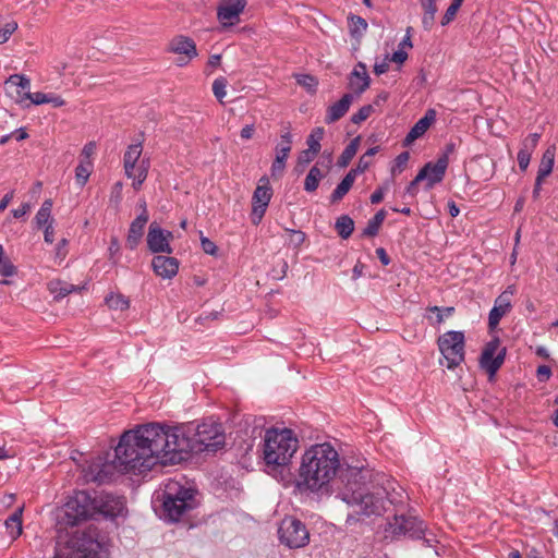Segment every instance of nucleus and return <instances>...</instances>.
I'll use <instances>...</instances> for the list:
<instances>
[{
    "label": "nucleus",
    "mask_w": 558,
    "mask_h": 558,
    "mask_svg": "<svg viewBox=\"0 0 558 558\" xmlns=\"http://www.w3.org/2000/svg\"><path fill=\"white\" fill-rule=\"evenodd\" d=\"M94 514V498L86 492H77L65 502L62 521L68 525H75Z\"/></svg>",
    "instance_id": "9d476101"
},
{
    "label": "nucleus",
    "mask_w": 558,
    "mask_h": 558,
    "mask_svg": "<svg viewBox=\"0 0 558 558\" xmlns=\"http://www.w3.org/2000/svg\"><path fill=\"white\" fill-rule=\"evenodd\" d=\"M389 56L387 54L381 61H376L374 64V72L377 75L384 74L389 69Z\"/></svg>",
    "instance_id": "13d9d810"
},
{
    "label": "nucleus",
    "mask_w": 558,
    "mask_h": 558,
    "mask_svg": "<svg viewBox=\"0 0 558 558\" xmlns=\"http://www.w3.org/2000/svg\"><path fill=\"white\" fill-rule=\"evenodd\" d=\"M227 85L228 82L222 76L217 77L213 83V93L220 102H222V99L227 95Z\"/></svg>",
    "instance_id": "79ce46f5"
},
{
    "label": "nucleus",
    "mask_w": 558,
    "mask_h": 558,
    "mask_svg": "<svg viewBox=\"0 0 558 558\" xmlns=\"http://www.w3.org/2000/svg\"><path fill=\"white\" fill-rule=\"evenodd\" d=\"M298 448L299 440L292 429H267L263 438V460L267 473L279 481H287L289 464Z\"/></svg>",
    "instance_id": "20e7f679"
},
{
    "label": "nucleus",
    "mask_w": 558,
    "mask_h": 558,
    "mask_svg": "<svg viewBox=\"0 0 558 558\" xmlns=\"http://www.w3.org/2000/svg\"><path fill=\"white\" fill-rule=\"evenodd\" d=\"M373 112H374V106L365 105L362 108H360L356 113H354L352 116L351 121L354 124H360L361 122L365 121Z\"/></svg>",
    "instance_id": "a18cd8bd"
},
{
    "label": "nucleus",
    "mask_w": 558,
    "mask_h": 558,
    "mask_svg": "<svg viewBox=\"0 0 558 558\" xmlns=\"http://www.w3.org/2000/svg\"><path fill=\"white\" fill-rule=\"evenodd\" d=\"M53 203L50 198L44 201L40 208L34 218V223L38 229L46 227L49 223H53V218L51 216Z\"/></svg>",
    "instance_id": "cd10ccee"
},
{
    "label": "nucleus",
    "mask_w": 558,
    "mask_h": 558,
    "mask_svg": "<svg viewBox=\"0 0 558 558\" xmlns=\"http://www.w3.org/2000/svg\"><path fill=\"white\" fill-rule=\"evenodd\" d=\"M93 162L92 160L81 159L78 166L75 169L76 183L80 186H84L88 181L92 173Z\"/></svg>",
    "instance_id": "c756f323"
},
{
    "label": "nucleus",
    "mask_w": 558,
    "mask_h": 558,
    "mask_svg": "<svg viewBox=\"0 0 558 558\" xmlns=\"http://www.w3.org/2000/svg\"><path fill=\"white\" fill-rule=\"evenodd\" d=\"M505 355L506 348L498 340H492L483 349L480 365L492 378L502 365Z\"/></svg>",
    "instance_id": "9b49d317"
},
{
    "label": "nucleus",
    "mask_w": 558,
    "mask_h": 558,
    "mask_svg": "<svg viewBox=\"0 0 558 558\" xmlns=\"http://www.w3.org/2000/svg\"><path fill=\"white\" fill-rule=\"evenodd\" d=\"M95 150L96 144L94 142L87 143L82 149L81 159L92 160L90 158L95 154Z\"/></svg>",
    "instance_id": "052dcab7"
},
{
    "label": "nucleus",
    "mask_w": 558,
    "mask_h": 558,
    "mask_svg": "<svg viewBox=\"0 0 558 558\" xmlns=\"http://www.w3.org/2000/svg\"><path fill=\"white\" fill-rule=\"evenodd\" d=\"M438 348L446 361V366L452 369L464 361V335L461 331H447L438 338Z\"/></svg>",
    "instance_id": "1a4fd4ad"
},
{
    "label": "nucleus",
    "mask_w": 558,
    "mask_h": 558,
    "mask_svg": "<svg viewBox=\"0 0 558 558\" xmlns=\"http://www.w3.org/2000/svg\"><path fill=\"white\" fill-rule=\"evenodd\" d=\"M15 274V267L11 260L4 255V248L0 244V275L10 277Z\"/></svg>",
    "instance_id": "a19ab883"
},
{
    "label": "nucleus",
    "mask_w": 558,
    "mask_h": 558,
    "mask_svg": "<svg viewBox=\"0 0 558 558\" xmlns=\"http://www.w3.org/2000/svg\"><path fill=\"white\" fill-rule=\"evenodd\" d=\"M49 290L54 294L56 299L64 298L74 290L72 284H66L61 281H52L49 283Z\"/></svg>",
    "instance_id": "ea45409f"
},
{
    "label": "nucleus",
    "mask_w": 558,
    "mask_h": 558,
    "mask_svg": "<svg viewBox=\"0 0 558 558\" xmlns=\"http://www.w3.org/2000/svg\"><path fill=\"white\" fill-rule=\"evenodd\" d=\"M32 209L31 203H23L19 208L13 209L11 211L12 216L16 219L24 217L26 214H28Z\"/></svg>",
    "instance_id": "bf43d9fd"
},
{
    "label": "nucleus",
    "mask_w": 558,
    "mask_h": 558,
    "mask_svg": "<svg viewBox=\"0 0 558 558\" xmlns=\"http://www.w3.org/2000/svg\"><path fill=\"white\" fill-rule=\"evenodd\" d=\"M289 233H290V243L294 246V247H299L303 244V242L305 241V233L302 232V231H296V230H287Z\"/></svg>",
    "instance_id": "09e8293b"
},
{
    "label": "nucleus",
    "mask_w": 558,
    "mask_h": 558,
    "mask_svg": "<svg viewBox=\"0 0 558 558\" xmlns=\"http://www.w3.org/2000/svg\"><path fill=\"white\" fill-rule=\"evenodd\" d=\"M162 506L166 518L179 521L196 507L195 490L182 487L178 482H170L166 486Z\"/></svg>",
    "instance_id": "423d86ee"
},
{
    "label": "nucleus",
    "mask_w": 558,
    "mask_h": 558,
    "mask_svg": "<svg viewBox=\"0 0 558 558\" xmlns=\"http://www.w3.org/2000/svg\"><path fill=\"white\" fill-rule=\"evenodd\" d=\"M296 82L299 85L303 86L306 90L311 93H314L318 85L317 80L314 76L307 74L296 75Z\"/></svg>",
    "instance_id": "37998d69"
},
{
    "label": "nucleus",
    "mask_w": 558,
    "mask_h": 558,
    "mask_svg": "<svg viewBox=\"0 0 558 558\" xmlns=\"http://www.w3.org/2000/svg\"><path fill=\"white\" fill-rule=\"evenodd\" d=\"M447 167L448 158L442 156L435 163H426L417 173V180H426V187L432 189L442 181Z\"/></svg>",
    "instance_id": "dca6fc26"
},
{
    "label": "nucleus",
    "mask_w": 558,
    "mask_h": 558,
    "mask_svg": "<svg viewBox=\"0 0 558 558\" xmlns=\"http://www.w3.org/2000/svg\"><path fill=\"white\" fill-rule=\"evenodd\" d=\"M409 158H410V155L408 151H404V153H401L400 155H398V157L396 158V166L392 169V172L395 173L397 170L399 172H401L404 169L407 162L409 161Z\"/></svg>",
    "instance_id": "4d7b16f0"
},
{
    "label": "nucleus",
    "mask_w": 558,
    "mask_h": 558,
    "mask_svg": "<svg viewBox=\"0 0 558 558\" xmlns=\"http://www.w3.org/2000/svg\"><path fill=\"white\" fill-rule=\"evenodd\" d=\"M101 544L95 529L76 530L56 554L57 558H99Z\"/></svg>",
    "instance_id": "39448f33"
},
{
    "label": "nucleus",
    "mask_w": 558,
    "mask_h": 558,
    "mask_svg": "<svg viewBox=\"0 0 558 558\" xmlns=\"http://www.w3.org/2000/svg\"><path fill=\"white\" fill-rule=\"evenodd\" d=\"M349 20V28L352 36L361 37L367 29L366 21L357 15H350Z\"/></svg>",
    "instance_id": "f704fd0d"
},
{
    "label": "nucleus",
    "mask_w": 558,
    "mask_h": 558,
    "mask_svg": "<svg viewBox=\"0 0 558 558\" xmlns=\"http://www.w3.org/2000/svg\"><path fill=\"white\" fill-rule=\"evenodd\" d=\"M94 498V513H101L106 517H118L125 508L124 498L110 494H100Z\"/></svg>",
    "instance_id": "4468645a"
},
{
    "label": "nucleus",
    "mask_w": 558,
    "mask_h": 558,
    "mask_svg": "<svg viewBox=\"0 0 558 558\" xmlns=\"http://www.w3.org/2000/svg\"><path fill=\"white\" fill-rule=\"evenodd\" d=\"M352 102L353 95L344 94L340 100L327 108L325 122L331 124L340 120L348 112Z\"/></svg>",
    "instance_id": "4be33fe9"
},
{
    "label": "nucleus",
    "mask_w": 558,
    "mask_h": 558,
    "mask_svg": "<svg viewBox=\"0 0 558 558\" xmlns=\"http://www.w3.org/2000/svg\"><path fill=\"white\" fill-rule=\"evenodd\" d=\"M186 426L148 423L125 432L114 449L112 465L95 463L90 478L102 482L111 469L121 473H145L156 465L177 464L191 452L216 451L225 445L221 425L203 422L191 436Z\"/></svg>",
    "instance_id": "f257e3e1"
},
{
    "label": "nucleus",
    "mask_w": 558,
    "mask_h": 558,
    "mask_svg": "<svg viewBox=\"0 0 558 558\" xmlns=\"http://www.w3.org/2000/svg\"><path fill=\"white\" fill-rule=\"evenodd\" d=\"M435 14L436 13L430 14L429 12H424V15L422 17V24L426 31H429L434 25Z\"/></svg>",
    "instance_id": "338daca9"
},
{
    "label": "nucleus",
    "mask_w": 558,
    "mask_h": 558,
    "mask_svg": "<svg viewBox=\"0 0 558 558\" xmlns=\"http://www.w3.org/2000/svg\"><path fill=\"white\" fill-rule=\"evenodd\" d=\"M335 228L342 239H348L354 230V221L349 216L342 215L337 219Z\"/></svg>",
    "instance_id": "7c9ffc66"
},
{
    "label": "nucleus",
    "mask_w": 558,
    "mask_h": 558,
    "mask_svg": "<svg viewBox=\"0 0 558 558\" xmlns=\"http://www.w3.org/2000/svg\"><path fill=\"white\" fill-rule=\"evenodd\" d=\"M292 147V136L290 133L281 135L280 143L276 146V158L287 160Z\"/></svg>",
    "instance_id": "72a5a7b5"
},
{
    "label": "nucleus",
    "mask_w": 558,
    "mask_h": 558,
    "mask_svg": "<svg viewBox=\"0 0 558 558\" xmlns=\"http://www.w3.org/2000/svg\"><path fill=\"white\" fill-rule=\"evenodd\" d=\"M389 190V183L384 184L378 187L372 195L371 202L372 204H378L383 201L385 193Z\"/></svg>",
    "instance_id": "6e6d98bb"
},
{
    "label": "nucleus",
    "mask_w": 558,
    "mask_h": 558,
    "mask_svg": "<svg viewBox=\"0 0 558 558\" xmlns=\"http://www.w3.org/2000/svg\"><path fill=\"white\" fill-rule=\"evenodd\" d=\"M106 304L109 306V308L116 311H124L129 308L130 305L126 298H124L122 294L114 293H111L106 298Z\"/></svg>",
    "instance_id": "58836bf2"
},
{
    "label": "nucleus",
    "mask_w": 558,
    "mask_h": 558,
    "mask_svg": "<svg viewBox=\"0 0 558 558\" xmlns=\"http://www.w3.org/2000/svg\"><path fill=\"white\" fill-rule=\"evenodd\" d=\"M539 137L541 135L538 133L530 134L523 140L520 150H526L529 154H532L537 146Z\"/></svg>",
    "instance_id": "de8ad7c7"
},
{
    "label": "nucleus",
    "mask_w": 558,
    "mask_h": 558,
    "mask_svg": "<svg viewBox=\"0 0 558 558\" xmlns=\"http://www.w3.org/2000/svg\"><path fill=\"white\" fill-rule=\"evenodd\" d=\"M436 120V111L434 109H428L423 118H421L410 130L408 133L404 144L410 145L415 140L420 138L425 134V132L429 129V126Z\"/></svg>",
    "instance_id": "412c9836"
},
{
    "label": "nucleus",
    "mask_w": 558,
    "mask_h": 558,
    "mask_svg": "<svg viewBox=\"0 0 558 558\" xmlns=\"http://www.w3.org/2000/svg\"><path fill=\"white\" fill-rule=\"evenodd\" d=\"M149 216L144 214H140L130 225L129 233L126 236V246L130 250H134L140 244L144 228L146 223L148 222Z\"/></svg>",
    "instance_id": "aec40b11"
},
{
    "label": "nucleus",
    "mask_w": 558,
    "mask_h": 558,
    "mask_svg": "<svg viewBox=\"0 0 558 558\" xmlns=\"http://www.w3.org/2000/svg\"><path fill=\"white\" fill-rule=\"evenodd\" d=\"M201 245H202L203 251L206 254H209V255L217 254L218 248H217L216 244L208 238L202 235L201 236Z\"/></svg>",
    "instance_id": "603ef678"
},
{
    "label": "nucleus",
    "mask_w": 558,
    "mask_h": 558,
    "mask_svg": "<svg viewBox=\"0 0 558 558\" xmlns=\"http://www.w3.org/2000/svg\"><path fill=\"white\" fill-rule=\"evenodd\" d=\"M555 146H550L544 151L538 166L537 178L545 179L551 173L555 163Z\"/></svg>",
    "instance_id": "bb28decb"
},
{
    "label": "nucleus",
    "mask_w": 558,
    "mask_h": 558,
    "mask_svg": "<svg viewBox=\"0 0 558 558\" xmlns=\"http://www.w3.org/2000/svg\"><path fill=\"white\" fill-rule=\"evenodd\" d=\"M339 469V454L327 442L310 447L301 457L298 486L318 492L335 477Z\"/></svg>",
    "instance_id": "7ed1b4c3"
},
{
    "label": "nucleus",
    "mask_w": 558,
    "mask_h": 558,
    "mask_svg": "<svg viewBox=\"0 0 558 558\" xmlns=\"http://www.w3.org/2000/svg\"><path fill=\"white\" fill-rule=\"evenodd\" d=\"M286 160L275 158L272 166H271V174L272 175H281L284 167H286Z\"/></svg>",
    "instance_id": "680f3d73"
},
{
    "label": "nucleus",
    "mask_w": 558,
    "mask_h": 558,
    "mask_svg": "<svg viewBox=\"0 0 558 558\" xmlns=\"http://www.w3.org/2000/svg\"><path fill=\"white\" fill-rule=\"evenodd\" d=\"M430 313L435 314V317L427 316L432 325H440L446 317H450L454 311L453 307H438V306H432L427 310Z\"/></svg>",
    "instance_id": "e433bc0d"
},
{
    "label": "nucleus",
    "mask_w": 558,
    "mask_h": 558,
    "mask_svg": "<svg viewBox=\"0 0 558 558\" xmlns=\"http://www.w3.org/2000/svg\"><path fill=\"white\" fill-rule=\"evenodd\" d=\"M390 61L402 64L408 59V53L403 49H398L391 57Z\"/></svg>",
    "instance_id": "0e129e2a"
},
{
    "label": "nucleus",
    "mask_w": 558,
    "mask_h": 558,
    "mask_svg": "<svg viewBox=\"0 0 558 558\" xmlns=\"http://www.w3.org/2000/svg\"><path fill=\"white\" fill-rule=\"evenodd\" d=\"M246 5L245 0H222L218 8V19L223 25H233Z\"/></svg>",
    "instance_id": "f3484780"
},
{
    "label": "nucleus",
    "mask_w": 558,
    "mask_h": 558,
    "mask_svg": "<svg viewBox=\"0 0 558 558\" xmlns=\"http://www.w3.org/2000/svg\"><path fill=\"white\" fill-rule=\"evenodd\" d=\"M143 147L141 143L132 144L128 147L123 156V168L125 175L132 180V186L138 191L147 178L150 162L146 158H141Z\"/></svg>",
    "instance_id": "6e6552de"
},
{
    "label": "nucleus",
    "mask_w": 558,
    "mask_h": 558,
    "mask_svg": "<svg viewBox=\"0 0 558 558\" xmlns=\"http://www.w3.org/2000/svg\"><path fill=\"white\" fill-rule=\"evenodd\" d=\"M371 478L372 472L361 461L348 464L340 471L341 486L336 497L349 509L345 519L348 525H353L365 518L380 517L387 510V502L397 501L393 496L388 495L387 487L373 484Z\"/></svg>",
    "instance_id": "f03ea898"
},
{
    "label": "nucleus",
    "mask_w": 558,
    "mask_h": 558,
    "mask_svg": "<svg viewBox=\"0 0 558 558\" xmlns=\"http://www.w3.org/2000/svg\"><path fill=\"white\" fill-rule=\"evenodd\" d=\"M169 51L175 54L186 56L187 60H192L197 56L194 40L185 36L174 37L169 44Z\"/></svg>",
    "instance_id": "5701e85b"
},
{
    "label": "nucleus",
    "mask_w": 558,
    "mask_h": 558,
    "mask_svg": "<svg viewBox=\"0 0 558 558\" xmlns=\"http://www.w3.org/2000/svg\"><path fill=\"white\" fill-rule=\"evenodd\" d=\"M323 178H324L323 171L317 166L312 167L305 178L304 190L306 192H314L318 187L319 181Z\"/></svg>",
    "instance_id": "2f4dec72"
},
{
    "label": "nucleus",
    "mask_w": 558,
    "mask_h": 558,
    "mask_svg": "<svg viewBox=\"0 0 558 558\" xmlns=\"http://www.w3.org/2000/svg\"><path fill=\"white\" fill-rule=\"evenodd\" d=\"M511 307L510 296L506 293L499 295L495 301V306L489 313V325L496 326L501 317L508 313Z\"/></svg>",
    "instance_id": "393cba45"
},
{
    "label": "nucleus",
    "mask_w": 558,
    "mask_h": 558,
    "mask_svg": "<svg viewBox=\"0 0 558 558\" xmlns=\"http://www.w3.org/2000/svg\"><path fill=\"white\" fill-rule=\"evenodd\" d=\"M24 507H19L4 522L5 529L12 539H16L22 534V515Z\"/></svg>",
    "instance_id": "a878e982"
},
{
    "label": "nucleus",
    "mask_w": 558,
    "mask_h": 558,
    "mask_svg": "<svg viewBox=\"0 0 558 558\" xmlns=\"http://www.w3.org/2000/svg\"><path fill=\"white\" fill-rule=\"evenodd\" d=\"M317 156V153L313 151V150H310V149H305L303 151L300 153L299 157H298V165H296V170L299 172H302L305 167Z\"/></svg>",
    "instance_id": "c03bdc74"
},
{
    "label": "nucleus",
    "mask_w": 558,
    "mask_h": 558,
    "mask_svg": "<svg viewBox=\"0 0 558 558\" xmlns=\"http://www.w3.org/2000/svg\"><path fill=\"white\" fill-rule=\"evenodd\" d=\"M155 274L163 279L173 278L179 270V262L174 257L158 255L151 260Z\"/></svg>",
    "instance_id": "a211bd4d"
},
{
    "label": "nucleus",
    "mask_w": 558,
    "mask_h": 558,
    "mask_svg": "<svg viewBox=\"0 0 558 558\" xmlns=\"http://www.w3.org/2000/svg\"><path fill=\"white\" fill-rule=\"evenodd\" d=\"M48 97H49V94H45V93H40V92L29 93L27 96V100H29L31 104H33V105H43V104H48Z\"/></svg>",
    "instance_id": "3c124183"
},
{
    "label": "nucleus",
    "mask_w": 558,
    "mask_h": 558,
    "mask_svg": "<svg viewBox=\"0 0 558 558\" xmlns=\"http://www.w3.org/2000/svg\"><path fill=\"white\" fill-rule=\"evenodd\" d=\"M371 163H372V159L368 158L367 156L363 155L360 158L356 168L351 169L350 172H353L354 175L356 177L359 173H363L371 166Z\"/></svg>",
    "instance_id": "864d4df0"
},
{
    "label": "nucleus",
    "mask_w": 558,
    "mask_h": 558,
    "mask_svg": "<svg viewBox=\"0 0 558 558\" xmlns=\"http://www.w3.org/2000/svg\"><path fill=\"white\" fill-rule=\"evenodd\" d=\"M386 218V211L384 209H380L368 222L366 228L363 230L364 236H375L381 223L384 222Z\"/></svg>",
    "instance_id": "473e14b6"
},
{
    "label": "nucleus",
    "mask_w": 558,
    "mask_h": 558,
    "mask_svg": "<svg viewBox=\"0 0 558 558\" xmlns=\"http://www.w3.org/2000/svg\"><path fill=\"white\" fill-rule=\"evenodd\" d=\"M17 29V23L10 21L0 27V45L9 40L10 36Z\"/></svg>",
    "instance_id": "49530a36"
},
{
    "label": "nucleus",
    "mask_w": 558,
    "mask_h": 558,
    "mask_svg": "<svg viewBox=\"0 0 558 558\" xmlns=\"http://www.w3.org/2000/svg\"><path fill=\"white\" fill-rule=\"evenodd\" d=\"M416 520L414 518H407L404 515H396L393 522L390 523L393 534H409L411 536H418L423 531L422 527L416 526Z\"/></svg>",
    "instance_id": "b1692460"
},
{
    "label": "nucleus",
    "mask_w": 558,
    "mask_h": 558,
    "mask_svg": "<svg viewBox=\"0 0 558 558\" xmlns=\"http://www.w3.org/2000/svg\"><path fill=\"white\" fill-rule=\"evenodd\" d=\"M65 246H66V240L65 239H62L58 243V245H57L56 257L59 258L60 262H62L65 258V256H66Z\"/></svg>",
    "instance_id": "69168bd1"
},
{
    "label": "nucleus",
    "mask_w": 558,
    "mask_h": 558,
    "mask_svg": "<svg viewBox=\"0 0 558 558\" xmlns=\"http://www.w3.org/2000/svg\"><path fill=\"white\" fill-rule=\"evenodd\" d=\"M371 78L366 65L359 62L350 74L349 87L357 95H361L369 87Z\"/></svg>",
    "instance_id": "6ab92c4d"
},
{
    "label": "nucleus",
    "mask_w": 558,
    "mask_h": 558,
    "mask_svg": "<svg viewBox=\"0 0 558 558\" xmlns=\"http://www.w3.org/2000/svg\"><path fill=\"white\" fill-rule=\"evenodd\" d=\"M360 146V137L353 138L349 145L344 148L342 151L340 158H339V165L342 167H345L352 158L355 156L357 149Z\"/></svg>",
    "instance_id": "c9c22d12"
},
{
    "label": "nucleus",
    "mask_w": 558,
    "mask_h": 558,
    "mask_svg": "<svg viewBox=\"0 0 558 558\" xmlns=\"http://www.w3.org/2000/svg\"><path fill=\"white\" fill-rule=\"evenodd\" d=\"M459 7L456 5V4H450L449 8L447 9V11L445 12L442 19H441V25L442 26H446L448 25L451 21H453V19L456 17L457 15V12L459 11Z\"/></svg>",
    "instance_id": "8fccbe9b"
},
{
    "label": "nucleus",
    "mask_w": 558,
    "mask_h": 558,
    "mask_svg": "<svg viewBox=\"0 0 558 558\" xmlns=\"http://www.w3.org/2000/svg\"><path fill=\"white\" fill-rule=\"evenodd\" d=\"M355 178L356 177L354 175V173L349 171L347 175L342 179V181L338 184L336 190L332 192L331 201H340L350 191L355 181Z\"/></svg>",
    "instance_id": "c85d7f7f"
},
{
    "label": "nucleus",
    "mask_w": 558,
    "mask_h": 558,
    "mask_svg": "<svg viewBox=\"0 0 558 558\" xmlns=\"http://www.w3.org/2000/svg\"><path fill=\"white\" fill-rule=\"evenodd\" d=\"M281 545L289 549L304 548L310 544V531L306 525L294 517L283 518L277 530Z\"/></svg>",
    "instance_id": "0eeeda50"
},
{
    "label": "nucleus",
    "mask_w": 558,
    "mask_h": 558,
    "mask_svg": "<svg viewBox=\"0 0 558 558\" xmlns=\"http://www.w3.org/2000/svg\"><path fill=\"white\" fill-rule=\"evenodd\" d=\"M424 12L436 13L437 7L435 0H420Z\"/></svg>",
    "instance_id": "774afa93"
},
{
    "label": "nucleus",
    "mask_w": 558,
    "mask_h": 558,
    "mask_svg": "<svg viewBox=\"0 0 558 558\" xmlns=\"http://www.w3.org/2000/svg\"><path fill=\"white\" fill-rule=\"evenodd\" d=\"M173 234L163 230L158 223L151 222L146 236L147 247L151 253L171 254L173 252L171 241Z\"/></svg>",
    "instance_id": "ddd939ff"
},
{
    "label": "nucleus",
    "mask_w": 558,
    "mask_h": 558,
    "mask_svg": "<svg viewBox=\"0 0 558 558\" xmlns=\"http://www.w3.org/2000/svg\"><path fill=\"white\" fill-rule=\"evenodd\" d=\"M325 130L320 126L315 128L307 137L306 144L308 146L307 149L313 150L315 153H319L320 150V141L324 138Z\"/></svg>",
    "instance_id": "4c0bfd02"
},
{
    "label": "nucleus",
    "mask_w": 558,
    "mask_h": 558,
    "mask_svg": "<svg viewBox=\"0 0 558 558\" xmlns=\"http://www.w3.org/2000/svg\"><path fill=\"white\" fill-rule=\"evenodd\" d=\"M44 229V239L45 242L51 244L54 241V229L53 223H49Z\"/></svg>",
    "instance_id": "e2e57ef3"
},
{
    "label": "nucleus",
    "mask_w": 558,
    "mask_h": 558,
    "mask_svg": "<svg viewBox=\"0 0 558 558\" xmlns=\"http://www.w3.org/2000/svg\"><path fill=\"white\" fill-rule=\"evenodd\" d=\"M271 195L272 193L269 186V181L266 177H263L259 180V184L255 189L252 197L251 220L253 225H258L262 221L271 199Z\"/></svg>",
    "instance_id": "f8f14e48"
},
{
    "label": "nucleus",
    "mask_w": 558,
    "mask_h": 558,
    "mask_svg": "<svg viewBox=\"0 0 558 558\" xmlns=\"http://www.w3.org/2000/svg\"><path fill=\"white\" fill-rule=\"evenodd\" d=\"M532 154H529L526 150H519L518 153V163L522 171H525L530 165Z\"/></svg>",
    "instance_id": "5fc2aeb1"
},
{
    "label": "nucleus",
    "mask_w": 558,
    "mask_h": 558,
    "mask_svg": "<svg viewBox=\"0 0 558 558\" xmlns=\"http://www.w3.org/2000/svg\"><path fill=\"white\" fill-rule=\"evenodd\" d=\"M4 90L16 104H23L31 93V81L24 75L13 74L4 82Z\"/></svg>",
    "instance_id": "2eb2a0df"
}]
</instances>
